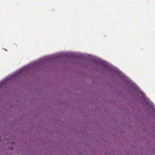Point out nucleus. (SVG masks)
<instances>
[{
    "label": "nucleus",
    "mask_w": 155,
    "mask_h": 155,
    "mask_svg": "<svg viewBox=\"0 0 155 155\" xmlns=\"http://www.w3.org/2000/svg\"><path fill=\"white\" fill-rule=\"evenodd\" d=\"M140 91V90L139 89V91Z\"/></svg>",
    "instance_id": "f03ea898"
},
{
    "label": "nucleus",
    "mask_w": 155,
    "mask_h": 155,
    "mask_svg": "<svg viewBox=\"0 0 155 155\" xmlns=\"http://www.w3.org/2000/svg\"><path fill=\"white\" fill-rule=\"evenodd\" d=\"M140 92L141 93V94L142 95H143V93H142V92H140Z\"/></svg>",
    "instance_id": "f257e3e1"
}]
</instances>
